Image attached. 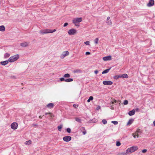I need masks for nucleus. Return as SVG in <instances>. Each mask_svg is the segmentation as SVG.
<instances>
[{
  "instance_id": "c85d7f7f",
  "label": "nucleus",
  "mask_w": 155,
  "mask_h": 155,
  "mask_svg": "<svg viewBox=\"0 0 155 155\" xmlns=\"http://www.w3.org/2000/svg\"><path fill=\"white\" fill-rule=\"evenodd\" d=\"M62 126H63L62 125H60L58 126V130L59 131H61V128L62 127Z\"/></svg>"
},
{
  "instance_id": "c03bdc74",
  "label": "nucleus",
  "mask_w": 155,
  "mask_h": 155,
  "mask_svg": "<svg viewBox=\"0 0 155 155\" xmlns=\"http://www.w3.org/2000/svg\"><path fill=\"white\" fill-rule=\"evenodd\" d=\"M100 109H101V107L100 106H98L97 108V110H99Z\"/></svg>"
},
{
  "instance_id": "4d7b16f0",
  "label": "nucleus",
  "mask_w": 155,
  "mask_h": 155,
  "mask_svg": "<svg viewBox=\"0 0 155 155\" xmlns=\"http://www.w3.org/2000/svg\"><path fill=\"white\" fill-rule=\"evenodd\" d=\"M41 116H39V118H41Z\"/></svg>"
},
{
  "instance_id": "9d476101",
  "label": "nucleus",
  "mask_w": 155,
  "mask_h": 155,
  "mask_svg": "<svg viewBox=\"0 0 155 155\" xmlns=\"http://www.w3.org/2000/svg\"><path fill=\"white\" fill-rule=\"evenodd\" d=\"M103 84L104 85H111L113 82L111 81H104L103 82Z\"/></svg>"
},
{
  "instance_id": "473e14b6",
  "label": "nucleus",
  "mask_w": 155,
  "mask_h": 155,
  "mask_svg": "<svg viewBox=\"0 0 155 155\" xmlns=\"http://www.w3.org/2000/svg\"><path fill=\"white\" fill-rule=\"evenodd\" d=\"M111 123L115 125H117L118 124V122L116 121H112Z\"/></svg>"
},
{
  "instance_id": "f3484780",
  "label": "nucleus",
  "mask_w": 155,
  "mask_h": 155,
  "mask_svg": "<svg viewBox=\"0 0 155 155\" xmlns=\"http://www.w3.org/2000/svg\"><path fill=\"white\" fill-rule=\"evenodd\" d=\"M135 110L134 109H133L132 110L129 111L128 114L130 116H132L135 114Z\"/></svg>"
},
{
  "instance_id": "f8f14e48",
  "label": "nucleus",
  "mask_w": 155,
  "mask_h": 155,
  "mask_svg": "<svg viewBox=\"0 0 155 155\" xmlns=\"http://www.w3.org/2000/svg\"><path fill=\"white\" fill-rule=\"evenodd\" d=\"M103 59L104 61H110L111 60V57L110 56H107L104 57Z\"/></svg>"
},
{
  "instance_id": "603ef678",
  "label": "nucleus",
  "mask_w": 155,
  "mask_h": 155,
  "mask_svg": "<svg viewBox=\"0 0 155 155\" xmlns=\"http://www.w3.org/2000/svg\"><path fill=\"white\" fill-rule=\"evenodd\" d=\"M45 115H47L48 114H49V113H45Z\"/></svg>"
},
{
  "instance_id": "2eb2a0df",
  "label": "nucleus",
  "mask_w": 155,
  "mask_h": 155,
  "mask_svg": "<svg viewBox=\"0 0 155 155\" xmlns=\"http://www.w3.org/2000/svg\"><path fill=\"white\" fill-rule=\"evenodd\" d=\"M29 44V43L27 42H24L20 44V45L23 47L27 46Z\"/></svg>"
},
{
  "instance_id": "7c9ffc66",
  "label": "nucleus",
  "mask_w": 155,
  "mask_h": 155,
  "mask_svg": "<svg viewBox=\"0 0 155 155\" xmlns=\"http://www.w3.org/2000/svg\"><path fill=\"white\" fill-rule=\"evenodd\" d=\"M64 77L65 78H69L70 77V75L69 74L67 73L65 74L64 75Z\"/></svg>"
},
{
  "instance_id": "7ed1b4c3",
  "label": "nucleus",
  "mask_w": 155,
  "mask_h": 155,
  "mask_svg": "<svg viewBox=\"0 0 155 155\" xmlns=\"http://www.w3.org/2000/svg\"><path fill=\"white\" fill-rule=\"evenodd\" d=\"M141 133L142 132L141 130L139 129H138L134 133L132 134V135L134 138H135L136 137L138 138L140 137V135L141 134Z\"/></svg>"
},
{
  "instance_id": "49530a36",
  "label": "nucleus",
  "mask_w": 155,
  "mask_h": 155,
  "mask_svg": "<svg viewBox=\"0 0 155 155\" xmlns=\"http://www.w3.org/2000/svg\"><path fill=\"white\" fill-rule=\"evenodd\" d=\"M90 54V53L88 51H87V52H86L85 53V54L86 55H89V54Z\"/></svg>"
},
{
  "instance_id": "3c124183",
  "label": "nucleus",
  "mask_w": 155,
  "mask_h": 155,
  "mask_svg": "<svg viewBox=\"0 0 155 155\" xmlns=\"http://www.w3.org/2000/svg\"><path fill=\"white\" fill-rule=\"evenodd\" d=\"M153 124L154 126H155V120L153 122Z\"/></svg>"
},
{
  "instance_id": "bb28decb",
  "label": "nucleus",
  "mask_w": 155,
  "mask_h": 155,
  "mask_svg": "<svg viewBox=\"0 0 155 155\" xmlns=\"http://www.w3.org/2000/svg\"><path fill=\"white\" fill-rule=\"evenodd\" d=\"M10 56V54L6 53H5L4 55V57L5 58H8Z\"/></svg>"
},
{
  "instance_id": "c756f323",
  "label": "nucleus",
  "mask_w": 155,
  "mask_h": 155,
  "mask_svg": "<svg viewBox=\"0 0 155 155\" xmlns=\"http://www.w3.org/2000/svg\"><path fill=\"white\" fill-rule=\"evenodd\" d=\"M75 120L78 122L81 123V120L79 118L77 117L75 118Z\"/></svg>"
},
{
  "instance_id": "f257e3e1",
  "label": "nucleus",
  "mask_w": 155,
  "mask_h": 155,
  "mask_svg": "<svg viewBox=\"0 0 155 155\" xmlns=\"http://www.w3.org/2000/svg\"><path fill=\"white\" fill-rule=\"evenodd\" d=\"M138 149L137 146H132L127 148L126 150L127 153L128 154L130 153L137 150Z\"/></svg>"
},
{
  "instance_id": "cd10ccee",
  "label": "nucleus",
  "mask_w": 155,
  "mask_h": 155,
  "mask_svg": "<svg viewBox=\"0 0 155 155\" xmlns=\"http://www.w3.org/2000/svg\"><path fill=\"white\" fill-rule=\"evenodd\" d=\"M31 140H29L27 141H26L25 142V144L26 145H29L31 144Z\"/></svg>"
},
{
  "instance_id": "39448f33",
  "label": "nucleus",
  "mask_w": 155,
  "mask_h": 155,
  "mask_svg": "<svg viewBox=\"0 0 155 155\" xmlns=\"http://www.w3.org/2000/svg\"><path fill=\"white\" fill-rule=\"evenodd\" d=\"M82 21L81 18H74L72 20V21L74 24H75L81 22Z\"/></svg>"
},
{
  "instance_id": "6ab92c4d",
  "label": "nucleus",
  "mask_w": 155,
  "mask_h": 155,
  "mask_svg": "<svg viewBox=\"0 0 155 155\" xmlns=\"http://www.w3.org/2000/svg\"><path fill=\"white\" fill-rule=\"evenodd\" d=\"M134 120L133 119H130L127 123V125H129L132 124Z\"/></svg>"
},
{
  "instance_id": "412c9836",
  "label": "nucleus",
  "mask_w": 155,
  "mask_h": 155,
  "mask_svg": "<svg viewBox=\"0 0 155 155\" xmlns=\"http://www.w3.org/2000/svg\"><path fill=\"white\" fill-rule=\"evenodd\" d=\"M5 30V28L4 25H1L0 26V31H4Z\"/></svg>"
},
{
  "instance_id": "20e7f679",
  "label": "nucleus",
  "mask_w": 155,
  "mask_h": 155,
  "mask_svg": "<svg viewBox=\"0 0 155 155\" xmlns=\"http://www.w3.org/2000/svg\"><path fill=\"white\" fill-rule=\"evenodd\" d=\"M77 33L76 30L72 28L70 29L68 31V33L69 35H75Z\"/></svg>"
},
{
  "instance_id": "dca6fc26",
  "label": "nucleus",
  "mask_w": 155,
  "mask_h": 155,
  "mask_svg": "<svg viewBox=\"0 0 155 155\" xmlns=\"http://www.w3.org/2000/svg\"><path fill=\"white\" fill-rule=\"evenodd\" d=\"M80 131L82 132L83 135L85 134L86 133V131L84 127H81L80 128Z\"/></svg>"
},
{
  "instance_id": "864d4df0",
  "label": "nucleus",
  "mask_w": 155,
  "mask_h": 155,
  "mask_svg": "<svg viewBox=\"0 0 155 155\" xmlns=\"http://www.w3.org/2000/svg\"><path fill=\"white\" fill-rule=\"evenodd\" d=\"M73 106L74 107H76V105H75V104H74V105H73Z\"/></svg>"
},
{
  "instance_id": "f704fd0d",
  "label": "nucleus",
  "mask_w": 155,
  "mask_h": 155,
  "mask_svg": "<svg viewBox=\"0 0 155 155\" xmlns=\"http://www.w3.org/2000/svg\"><path fill=\"white\" fill-rule=\"evenodd\" d=\"M102 122L103 124H105L107 123V121L105 119H103L102 120Z\"/></svg>"
},
{
  "instance_id": "5fc2aeb1",
  "label": "nucleus",
  "mask_w": 155,
  "mask_h": 155,
  "mask_svg": "<svg viewBox=\"0 0 155 155\" xmlns=\"http://www.w3.org/2000/svg\"><path fill=\"white\" fill-rule=\"evenodd\" d=\"M139 110L138 108H137L135 109V110H136V111H137L138 110Z\"/></svg>"
},
{
  "instance_id": "4c0bfd02",
  "label": "nucleus",
  "mask_w": 155,
  "mask_h": 155,
  "mask_svg": "<svg viewBox=\"0 0 155 155\" xmlns=\"http://www.w3.org/2000/svg\"><path fill=\"white\" fill-rule=\"evenodd\" d=\"M121 145V143L120 142L117 141L116 143V145L118 147L119 146Z\"/></svg>"
},
{
  "instance_id": "2f4dec72",
  "label": "nucleus",
  "mask_w": 155,
  "mask_h": 155,
  "mask_svg": "<svg viewBox=\"0 0 155 155\" xmlns=\"http://www.w3.org/2000/svg\"><path fill=\"white\" fill-rule=\"evenodd\" d=\"M128 153H127V152L126 151V152H121L120 153V155H127Z\"/></svg>"
},
{
  "instance_id": "ea45409f",
  "label": "nucleus",
  "mask_w": 155,
  "mask_h": 155,
  "mask_svg": "<svg viewBox=\"0 0 155 155\" xmlns=\"http://www.w3.org/2000/svg\"><path fill=\"white\" fill-rule=\"evenodd\" d=\"M60 81H65V79L64 78H60Z\"/></svg>"
},
{
  "instance_id": "0eeeda50",
  "label": "nucleus",
  "mask_w": 155,
  "mask_h": 155,
  "mask_svg": "<svg viewBox=\"0 0 155 155\" xmlns=\"http://www.w3.org/2000/svg\"><path fill=\"white\" fill-rule=\"evenodd\" d=\"M69 54V52L68 51H64L60 56V58L61 59L65 57L68 55Z\"/></svg>"
},
{
  "instance_id": "de8ad7c7",
  "label": "nucleus",
  "mask_w": 155,
  "mask_h": 155,
  "mask_svg": "<svg viewBox=\"0 0 155 155\" xmlns=\"http://www.w3.org/2000/svg\"><path fill=\"white\" fill-rule=\"evenodd\" d=\"M98 71L97 70H96L94 71V72L95 74H97V73H98Z\"/></svg>"
},
{
  "instance_id": "e433bc0d",
  "label": "nucleus",
  "mask_w": 155,
  "mask_h": 155,
  "mask_svg": "<svg viewBox=\"0 0 155 155\" xmlns=\"http://www.w3.org/2000/svg\"><path fill=\"white\" fill-rule=\"evenodd\" d=\"M84 43L87 45H90V42L89 41H86L84 42Z\"/></svg>"
},
{
  "instance_id": "b1692460",
  "label": "nucleus",
  "mask_w": 155,
  "mask_h": 155,
  "mask_svg": "<svg viewBox=\"0 0 155 155\" xmlns=\"http://www.w3.org/2000/svg\"><path fill=\"white\" fill-rule=\"evenodd\" d=\"M122 78H127L128 77V76L127 74H124L121 75Z\"/></svg>"
},
{
  "instance_id": "393cba45",
  "label": "nucleus",
  "mask_w": 155,
  "mask_h": 155,
  "mask_svg": "<svg viewBox=\"0 0 155 155\" xmlns=\"http://www.w3.org/2000/svg\"><path fill=\"white\" fill-rule=\"evenodd\" d=\"M99 39L98 38H96L94 40V42L95 44H98V41Z\"/></svg>"
},
{
  "instance_id": "37998d69",
  "label": "nucleus",
  "mask_w": 155,
  "mask_h": 155,
  "mask_svg": "<svg viewBox=\"0 0 155 155\" xmlns=\"http://www.w3.org/2000/svg\"><path fill=\"white\" fill-rule=\"evenodd\" d=\"M147 149H144V150H143L142 151V152L143 153H145L146 152H147Z\"/></svg>"
},
{
  "instance_id": "8fccbe9b",
  "label": "nucleus",
  "mask_w": 155,
  "mask_h": 155,
  "mask_svg": "<svg viewBox=\"0 0 155 155\" xmlns=\"http://www.w3.org/2000/svg\"><path fill=\"white\" fill-rule=\"evenodd\" d=\"M110 19V17H108L107 18V21H109Z\"/></svg>"
},
{
  "instance_id": "6e6d98bb",
  "label": "nucleus",
  "mask_w": 155,
  "mask_h": 155,
  "mask_svg": "<svg viewBox=\"0 0 155 155\" xmlns=\"http://www.w3.org/2000/svg\"><path fill=\"white\" fill-rule=\"evenodd\" d=\"M111 109H113L114 108L111 107Z\"/></svg>"
},
{
  "instance_id": "58836bf2",
  "label": "nucleus",
  "mask_w": 155,
  "mask_h": 155,
  "mask_svg": "<svg viewBox=\"0 0 155 155\" xmlns=\"http://www.w3.org/2000/svg\"><path fill=\"white\" fill-rule=\"evenodd\" d=\"M56 29H54L53 30L50 29V33H53V32L55 31H56Z\"/></svg>"
},
{
  "instance_id": "72a5a7b5",
  "label": "nucleus",
  "mask_w": 155,
  "mask_h": 155,
  "mask_svg": "<svg viewBox=\"0 0 155 155\" xmlns=\"http://www.w3.org/2000/svg\"><path fill=\"white\" fill-rule=\"evenodd\" d=\"M107 24L108 25H111L112 24V22L111 20L107 21Z\"/></svg>"
},
{
  "instance_id": "4be33fe9",
  "label": "nucleus",
  "mask_w": 155,
  "mask_h": 155,
  "mask_svg": "<svg viewBox=\"0 0 155 155\" xmlns=\"http://www.w3.org/2000/svg\"><path fill=\"white\" fill-rule=\"evenodd\" d=\"M110 69H111V68H110L109 69L105 70L103 71L102 72V74H106V73H107L109 71V70Z\"/></svg>"
},
{
  "instance_id": "f03ea898",
  "label": "nucleus",
  "mask_w": 155,
  "mask_h": 155,
  "mask_svg": "<svg viewBox=\"0 0 155 155\" xmlns=\"http://www.w3.org/2000/svg\"><path fill=\"white\" fill-rule=\"evenodd\" d=\"M19 58L18 54H16L11 56L8 59V61L10 62H13L17 61Z\"/></svg>"
},
{
  "instance_id": "a19ab883",
  "label": "nucleus",
  "mask_w": 155,
  "mask_h": 155,
  "mask_svg": "<svg viewBox=\"0 0 155 155\" xmlns=\"http://www.w3.org/2000/svg\"><path fill=\"white\" fill-rule=\"evenodd\" d=\"M49 114L50 115V117L51 118H53L54 117V115L51 113H49Z\"/></svg>"
},
{
  "instance_id": "a211bd4d",
  "label": "nucleus",
  "mask_w": 155,
  "mask_h": 155,
  "mask_svg": "<svg viewBox=\"0 0 155 155\" xmlns=\"http://www.w3.org/2000/svg\"><path fill=\"white\" fill-rule=\"evenodd\" d=\"M8 60L2 61L1 62L0 64L2 65H5L8 63Z\"/></svg>"
},
{
  "instance_id": "9b49d317",
  "label": "nucleus",
  "mask_w": 155,
  "mask_h": 155,
  "mask_svg": "<svg viewBox=\"0 0 155 155\" xmlns=\"http://www.w3.org/2000/svg\"><path fill=\"white\" fill-rule=\"evenodd\" d=\"M154 4V0H150L148 3L147 4V6L148 7H151Z\"/></svg>"
},
{
  "instance_id": "4468645a",
  "label": "nucleus",
  "mask_w": 155,
  "mask_h": 155,
  "mask_svg": "<svg viewBox=\"0 0 155 155\" xmlns=\"http://www.w3.org/2000/svg\"><path fill=\"white\" fill-rule=\"evenodd\" d=\"M54 106V104L53 103H50L46 105V107L49 109H51Z\"/></svg>"
},
{
  "instance_id": "aec40b11",
  "label": "nucleus",
  "mask_w": 155,
  "mask_h": 155,
  "mask_svg": "<svg viewBox=\"0 0 155 155\" xmlns=\"http://www.w3.org/2000/svg\"><path fill=\"white\" fill-rule=\"evenodd\" d=\"M73 72L74 73H81V71L80 69H76L73 71Z\"/></svg>"
},
{
  "instance_id": "ddd939ff",
  "label": "nucleus",
  "mask_w": 155,
  "mask_h": 155,
  "mask_svg": "<svg viewBox=\"0 0 155 155\" xmlns=\"http://www.w3.org/2000/svg\"><path fill=\"white\" fill-rule=\"evenodd\" d=\"M111 103L112 104H114L116 105L117 104H120V103H121V101L119 100L117 101L115 100V99H114L111 102Z\"/></svg>"
},
{
  "instance_id": "6e6552de",
  "label": "nucleus",
  "mask_w": 155,
  "mask_h": 155,
  "mask_svg": "<svg viewBox=\"0 0 155 155\" xmlns=\"http://www.w3.org/2000/svg\"><path fill=\"white\" fill-rule=\"evenodd\" d=\"M39 33L42 35L45 34L49 33L50 29H45L44 30H41L39 31Z\"/></svg>"
},
{
  "instance_id": "c9c22d12",
  "label": "nucleus",
  "mask_w": 155,
  "mask_h": 155,
  "mask_svg": "<svg viewBox=\"0 0 155 155\" xmlns=\"http://www.w3.org/2000/svg\"><path fill=\"white\" fill-rule=\"evenodd\" d=\"M123 103L124 105H127L128 104V101L127 100H125L124 101Z\"/></svg>"
},
{
  "instance_id": "09e8293b",
  "label": "nucleus",
  "mask_w": 155,
  "mask_h": 155,
  "mask_svg": "<svg viewBox=\"0 0 155 155\" xmlns=\"http://www.w3.org/2000/svg\"><path fill=\"white\" fill-rule=\"evenodd\" d=\"M122 78V76L121 75H118L117 76V78Z\"/></svg>"
},
{
  "instance_id": "1a4fd4ad",
  "label": "nucleus",
  "mask_w": 155,
  "mask_h": 155,
  "mask_svg": "<svg viewBox=\"0 0 155 155\" xmlns=\"http://www.w3.org/2000/svg\"><path fill=\"white\" fill-rule=\"evenodd\" d=\"M71 139V137L70 136H66L63 137V140L64 141L68 142L70 141Z\"/></svg>"
},
{
  "instance_id": "423d86ee",
  "label": "nucleus",
  "mask_w": 155,
  "mask_h": 155,
  "mask_svg": "<svg viewBox=\"0 0 155 155\" xmlns=\"http://www.w3.org/2000/svg\"><path fill=\"white\" fill-rule=\"evenodd\" d=\"M18 124L17 123H12L11 125V128L14 130H16L18 128Z\"/></svg>"
},
{
  "instance_id": "79ce46f5",
  "label": "nucleus",
  "mask_w": 155,
  "mask_h": 155,
  "mask_svg": "<svg viewBox=\"0 0 155 155\" xmlns=\"http://www.w3.org/2000/svg\"><path fill=\"white\" fill-rule=\"evenodd\" d=\"M67 131L68 133H70L71 131V129L70 128H68L67 129Z\"/></svg>"
},
{
  "instance_id": "5701e85b",
  "label": "nucleus",
  "mask_w": 155,
  "mask_h": 155,
  "mask_svg": "<svg viewBox=\"0 0 155 155\" xmlns=\"http://www.w3.org/2000/svg\"><path fill=\"white\" fill-rule=\"evenodd\" d=\"M73 80L72 78H68L65 79V81L66 82H70L73 81Z\"/></svg>"
},
{
  "instance_id": "a18cd8bd",
  "label": "nucleus",
  "mask_w": 155,
  "mask_h": 155,
  "mask_svg": "<svg viewBox=\"0 0 155 155\" xmlns=\"http://www.w3.org/2000/svg\"><path fill=\"white\" fill-rule=\"evenodd\" d=\"M68 25V23H65L64 25V27H65L67 26Z\"/></svg>"
},
{
  "instance_id": "a878e982",
  "label": "nucleus",
  "mask_w": 155,
  "mask_h": 155,
  "mask_svg": "<svg viewBox=\"0 0 155 155\" xmlns=\"http://www.w3.org/2000/svg\"><path fill=\"white\" fill-rule=\"evenodd\" d=\"M94 99V98L93 96H91L87 100V102H89L91 101L92 100Z\"/></svg>"
}]
</instances>
